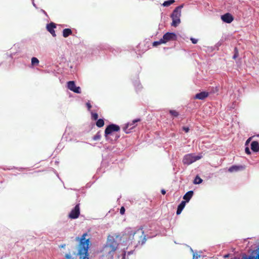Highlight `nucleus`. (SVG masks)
Instances as JSON below:
<instances>
[{
  "mask_svg": "<svg viewBox=\"0 0 259 259\" xmlns=\"http://www.w3.org/2000/svg\"><path fill=\"white\" fill-rule=\"evenodd\" d=\"M88 235L87 233H83L81 238L77 237L76 240L79 241L77 254L80 256V259H84L88 255V251L90 243V238H87Z\"/></svg>",
  "mask_w": 259,
  "mask_h": 259,
  "instance_id": "nucleus-1",
  "label": "nucleus"
},
{
  "mask_svg": "<svg viewBox=\"0 0 259 259\" xmlns=\"http://www.w3.org/2000/svg\"><path fill=\"white\" fill-rule=\"evenodd\" d=\"M120 240V235L116 233H112L108 235L106 244L105 246V249L108 251V253L114 252L118 248V241Z\"/></svg>",
  "mask_w": 259,
  "mask_h": 259,
  "instance_id": "nucleus-2",
  "label": "nucleus"
},
{
  "mask_svg": "<svg viewBox=\"0 0 259 259\" xmlns=\"http://www.w3.org/2000/svg\"><path fill=\"white\" fill-rule=\"evenodd\" d=\"M146 235L142 229H139L129 236V239L131 240V243L135 247L144 244L146 241Z\"/></svg>",
  "mask_w": 259,
  "mask_h": 259,
  "instance_id": "nucleus-3",
  "label": "nucleus"
},
{
  "mask_svg": "<svg viewBox=\"0 0 259 259\" xmlns=\"http://www.w3.org/2000/svg\"><path fill=\"white\" fill-rule=\"evenodd\" d=\"M184 5H181L176 7L171 15L172 20L171 26L177 27L181 22L180 17L181 16V10Z\"/></svg>",
  "mask_w": 259,
  "mask_h": 259,
  "instance_id": "nucleus-4",
  "label": "nucleus"
},
{
  "mask_svg": "<svg viewBox=\"0 0 259 259\" xmlns=\"http://www.w3.org/2000/svg\"><path fill=\"white\" fill-rule=\"evenodd\" d=\"M200 158V156H195L193 154H188L184 156L183 162L184 164L190 165Z\"/></svg>",
  "mask_w": 259,
  "mask_h": 259,
  "instance_id": "nucleus-5",
  "label": "nucleus"
},
{
  "mask_svg": "<svg viewBox=\"0 0 259 259\" xmlns=\"http://www.w3.org/2000/svg\"><path fill=\"white\" fill-rule=\"evenodd\" d=\"M119 130V126L114 124H111L106 128L105 130V136L107 138L108 135L111 134L112 132H118Z\"/></svg>",
  "mask_w": 259,
  "mask_h": 259,
  "instance_id": "nucleus-6",
  "label": "nucleus"
},
{
  "mask_svg": "<svg viewBox=\"0 0 259 259\" xmlns=\"http://www.w3.org/2000/svg\"><path fill=\"white\" fill-rule=\"evenodd\" d=\"M80 214L79 204H76L74 208L71 210L68 217L71 219H75L78 218Z\"/></svg>",
  "mask_w": 259,
  "mask_h": 259,
  "instance_id": "nucleus-7",
  "label": "nucleus"
},
{
  "mask_svg": "<svg viewBox=\"0 0 259 259\" xmlns=\"http://www.w3.org/2000/svg\"><path fill=\"white\" fill-rule=\"evenodd\" d=\"M176 39L177 35L173 32H167L163 35L162 38V40H163L164 44H165L169 41L175 40Z\"/></svg>",
  "mask_w": 259,
  "mask_h": 259,
  "instance_id": "nucleus-8",
  "label": "nucleus"
},
{
  "mask_svg": "<svg viewBox=\"0 0 259 259\" xmlns=\"http://www.w3.org/2000/svg\"><path fill=\"white\" fill-rule=\"evenodd\" d=\"M67 88L68 89L76 93H80L81 90L79 87H76L74 81H69L67 82Z\"/></svg>",
  "mask_w": 259,
  "mask_h": 259,
  "instance_id": "nucleus-9",
  "label": "nucleus"
},
{
  "mask_svg": "<svg viewBox=\"0 0 259 259\" xmlns=\"http://www.w3.org/2000/svg\"><path fill=\"white\" fill-rule=\"evenodd\" d=\"M140 120V119H135L132 121V123H127L124 127H123V131L128 134L130 133V130L133 129L135 126L134 124Z\"/></svg>",
  "mask_w": 259,
  "mask_h": 259,
  "instance_id": "nucleus-10",
  "label": "nucleus"
},
{
  "mask_svg": "<svg viewBox=\"0 0 259 259\" xmlns=\"http://www.w3.org/2000/svg\"><path fill=\"white\" fill-rule=\"evenodd\" d=\"M221 19L224 22L230 23L233 21L234 18L231 14L227 13L221 16Z\"/></svg>",
  "mask_w": 259,
  "mask_h": 259,
  "instance_id": "nucleus-11",
  "label": "nucleus"
},
{
  "mask_svg": "<svg viewBox=\"0 0 259 259\" xmlns=\"http://www.w3.org/2000/svg\"><path fill=\"white\" fill-rule=\"evenodd\" d=\"M245 168V166L244 165H232V166L230 167L228 169V171L230 172H233L238 171H241Z\"/></svg>",
  "mask_w": 259,
  "mask_h": 259,
  "instance_id": "nucleus-12",
  "label": "nucleus"
},
{
  "mask_svg": "<svg viewBox=\"0 0 259 259\" xmlns=\"http://www.w3.org/2000/svg\"><path fill=\"white\" fill-rule=\"evenodd\" d=\"M56 27V24L53 23L51 22L49 24H48L47 26V30L53 36H56V33L55 31L54 30V28Z\"/></svg>",
  "mask_w": 259,
  "mask_h": 259,
  "instance_id": "nucleus-13",
  "label": "nucleus"
},
{
  "mask_svg": "<svg viewBox=\"0 0 259 259\" xmlns=\"http://www.w3.org/2000/svg\"><path fill=\"white\" fill-rule=\"evenodd\" d=\"M209 95V93L207 92H202L195 95L194 98L195 99L203 100L207 98Z\"/></svg>",
  "mask_w": 259,
  "mask_h": 259,
  "instance_id": "nucleus-14",
  "label": "nucleus"
},
{
  "mask_svg": "<svg viewBox=\"0 0 259 259\" xmlns=\"http://www.w3.org/2000/svg\"><path fill=\"white\" fill-rule=\"evenodd\" d=\"M251 149L253 152L259 151V144L257 141H253L251 144Z\"/></svg>",
  "mask_w": 259,
  "mask_h": 259,
  "instance_id": "nucleus-15",
  "label": "nucleus"
},
{
  "mask_svg": "<svg viewBox=\"0 0 259 259\" xmlns=\"http://www.w3.org/2000/svg\"><path fill=\"white\" fill-rule=\"evenodd\" d=\"M186 201H182L181 203L178 205L177 210V214L179 215L181 212L184 208L185 206L186 205Z\"/></svg>",
  "mask_w": 259,
  "mask_h": 259,
  "instance_id": "nucleus-16",
  "label": "nucleus"
},
{
  "mask_svg": "<svg viewBox=\"0 0 259 259\" xmlns=\"http://www.w3.org/2000/svg\"><path fill=\"white\" fill-rule=\"evenodd\" d=\"M193 195V191H190L187 192L184 196L183 199L185 200L186 202H188L192 198Z\"/></svg>",
  "mask_w": 259,
  "mask_h": 259,
  "instance_id": "nucleus-17",
  "label": "nucleus"
},
{
  "mask_svg": "<svg viewBox=\"0 0 259 259\" xmlns=\"http://www.w3.org/2000/svg\"><path fill=\"white\" fill-rule=\"evenodd\" d=\"M72 33V30L69 28H65L63 30V36L64 37H67Z\"/></svg>",
  "mask_w": 259,
  "mask_h": 259,
  "instance_id": "nucleus-18",
  "label": "nucleus"
},
{
  "mask_svg": "<svg viewBox=\"0 0 259 259\" xmlns=\"http://www.w3.org/2000/svg\"><path fill=\"white\" fill-rule=\"evenodd\" d=\"M104 125V121L102 119H99L96 122V125L98 127H101L103 126Z\"/></svg>",
  "mask_w": 259,
  "mask_h": 259,
  "instance_id": "nucleus-19",
  "label": "nucleus"
},
{
  "mask_svg": "<svg viewBox=\"0 0 259 259\" xmlns=\"http://www.w3.org/2000/svg\"><path fill=\"white\" fill-rule=\"evenodd\" d=\"M175 2V0H168L165 1L163 4L162 6L164 7H168L171 4H172Z\"/></svg>",
  "mask_w": 259,
  "mask_h": 259,
  "instance_id": "nucleus-20",
  "label": "nucleus"
},
{
  "mask_svg": "<svg viewBox=\"0 0 259 259\" xmlns=\"http://www.w3.org/2000/svg\"><path fill=\"white\" fill-rule=\"evenodd\" d=\"M202 182V180L198 176H197L195 177V178L193 181V183L195 184H199L201 183Z\"/></svg>",
  "mask_w": 259,
  "mask_h": 259,
  "instance_id": "nucleus-21",
  "label": "nucleus"
},
{
  "mask_svg": "<svg viewBox=\"0 0 259 259\" xmlns=\"http://www.w3.org/2000/svg\"><path fill=\"white\" fill-rule=\"evenodd\" d=\"M169 112L170 115L174 117H178L179 115V112L175 110H170Z\"/></svg>",
  "mask_w": 259,
  "mask_h": 259,
  "instance_id": "nucleus-22",
  "label": "nucleus"
},
{
  "mask_svg": "<svg viewBox=\"0 0 259 259\" xmlns=\"http://www.w3.org/2000/svg\"><path fill=\"white\" fill-rule=\"evenodd\" d=\"M39 63V60L35 57H33L31 59V64L32 65H37Z\"/></svg>",
  "mask_w": 259,
  "mask_h": 259,
  "instance_id": "nucleus-23",
  "label": "nucleus"
},
{
  "mask_svg": "<svg viewBox=\"0 0 259 259\" xmlns=\"http://www.w3.org/2000/svg\"><path fill=\"white\" fill-rule=\"evenodd\" d=\"M162 44H164V42L163 41V40H162V38H161L158 41H154L153 42V46L156 47V46H157L158 45H161Z\"/></svg>",
  "mask_w": 259,
  "mask_h": 259,
  "instance_id": "nucleus-24",
  "label": "nucleus"
},
{
  "mask_svg": "<svg viewBox=\"0 0 259 259\" xmlns=\"http://www.w3.org/2000/svg\"><path fill=\"white\" fill-rule=\"evenodd\" d=\"M239 56V52L238 49L235 47L234 49V54L233 56V59H236Z\"/></svg>",
  "mask_w": 259,
  "mask_h": 259,
  "instance_id": "nucleus-25",
  "label": "nucleus"
},
{
  "mask_svg": "<svg viewBox=\"0 0 259 259\" xmlns=\"http://www.w3.org/2000/svg\"><path fill=\"white\" fill-rule=\"evenodd\" d=\"M91 115H92V118L93 120H96L98 119V114L97 113L92 112L91 113Z\"/></svg>",
  "mask_w": 259,
  "mask_h": 259,
  "instance_id": "nucleus-26",
  "label": "nucleus"
},
{
  "mask_svg": "<svg viewBox=\"0 0 259 259\" xmlns=\"http://www.w3.org/2000/svg\"><path fill=\"white\" fill-rule=\"evenodd\" d=\"M245 152L246 154L249 155L251 154L249 148L248 147H246L245 149Z\"/></svg>",
  "mask_w": 259,
  "mask_h": 259,
  "instance_id": "nucleus-27",
  "label": "nucleus"
},
{
  "mask_svg": "<svg viewBox=\"0 0 259 259\" xmlns=\"http://www.w3.org/2000/svg\"><path fill=\"white\" fill-rule=\"evenodd\" d=\"M125 212V208L123 206H122L120 209V213L121 214H124Z\"/></svg>",
  "mask_w": 259,
  "mask_h": 259,
  "instance_id": "nucleus-28",
  "label": "nucleus"
},
{
  "mask_svg": "<svg viewBox=\"0 0 259 259\" xmlns=\"http://www.w3.org/2000/svg\"><path fill=\"white\" fill-rule=\"evenodd\" d=\"M86 106H87V108H88V109L89 110H91V108H92V105H91V104L89 102H87V103H86Z\"/></svg>",
  "mask_w": 259,
  "mask_h": 259,
  "instance_id": "nucleus-29",
  "label": "nucleus"
},
{
  "mask_svg": "<svg viewBox=\"0 0 259 259\" xmlns=\"http://www.w3.org/2000/svg\"><path fill=\"white\" fill-rule=\"evenodd\" d=\"M191 40L192 41V42L193 44H197L198 40L197 39L194 38H191Z\"/></svg>",
  "mask_w": 259,
  "mask_h": 259,
  "instance_id": "nucleus-30",
  "label": "nucleus"
},
{
  "mask_svg": "<svg viewBox=\"0 0 259 259\" xmlns=\"http://www.w3.org/2000/svg\"><path fill=\"white\" fill-rule=\"evenodd\" d=\"M182 128L186 133H188L189 131V128L188 127L183 126Z\"/></svg>",
  "mask_w": 259,
  "mask_h": 259,
  "instance_id": "nucleus-31",
  "label": "nucleus"
},
{
  "mask_svg": "<svg viewBox=\"0 0 259 259\" xmlns=\"http://www.w3.org/2000/svg\"><path fill=\"white\" fill-rule=\"evenodd\" d=\"M100 135H99V134H97L94 136L93 139L94 140H97L100 138Z\"/></svg>",
  "mask_w": 259,
  "mask_h": 259,
  "instance_id": "nucleus-32",
  "label": "nucleus"
},
{
  "mask_svg": "<svg viewBox=\"0 0 259 259\" xmlns=\"http://www.w3.org/2000/svg\"><path fill=\"white\" fill-rule=\"evenodd\" d=\"M251 138L250 137V138H248V139L247 140V141H246V142H245V145H248V143L250 142V140H251Z\"/></svg>",
  "mask_w": 259,
  "mask_h": 259,
  "instance_id": "nucleus-33",
  "label": "nucleus"
},
{
  "mask_svg": "<svg viewBox=\"0 0 259 259\" xmlns=\"http://www.w3.org/2000/svg\"><path fill=\"white\" fill-rule=\"evenodd\" d=\"M65 257L67 259H70L71 258V255L70 254H66Z\"/></svg>",
  "mask_w": 259,
  "mask_h": 259,
  "instance_id": "nucleus-34",
  "label": "nucleus"
},
{
  "mask_svg": "<svg viewBox=\"0 0 259 259\" xmlns=\"http://www.w3.org/2000/svg\"><path fill=\"white\" fill-rule=\"evenodd\" d=\"M161 192L163 195H164L166 193V191L164 189H162Z\"/></svg>",
  "mask_w": 259,
  "mask_h": 259,
  "instance_id": "nucleus-35",
  "label": "nucleus"
}]
</instances>
